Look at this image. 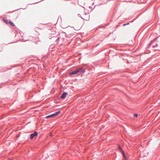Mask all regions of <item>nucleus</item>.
I'll list each match as a JSON object with an SVG mask.
<instances>
[{
    "mask_svg": "<svg viewBox=\"0 0 160 160\" xmlns=\"http://www.w3.org/2000/svg\"><path fill=\"white\" fill-rule=\"evenodd\" d=\"M85 71V69L83 68H79L78 69L69 72V76L71 77H73L76 74L82 75L84 74Z\"/></svg>",
    "mask_w": 160,
    "mask_h": 160,
    "instance_id": "obj_1",
    "label": "nucleus"
},
{
    "mask_svg": "<svg viewBox=\"0 0 160 160\" xmlns=\"http://www.w3.org/2000/svg\"><path fill=\"white\" fill-rule=\"evenodd\" d=\"M60 113V111H58L54 113H53V114H51L50 115L47 116L46 117V118H49L52 117H54L55 116H57V115H58V114H59Z\"/></svg>",
    "mask_w": 160,
    "mask_h": 160,
    "instance_id": "obj_2",
    "label": "nucleus"
},
{
    "mask_svg": "<svg viewBox=\"0 0 160 160\" xmlns=\"http://www.w3.org/2000/svg\"><path fill=\"white\" fill-rule=\"evenodd\" d=\"M38 135V132L36 131H35L33 133H32L30 135V138L31 139H32L34 137L37 136Z\"/></svg>",
    "mask_w": 160,
    "mask_h": 160,
    "instance_id": "obj_3",
    "label": "nucleus"
},
{
    "mask_svg": "<svg viewBox=\"0 0 160 160\" xmlns=\"http://www.w3.org/2000/svg\"><path fill=\"white\" fill-rule=\"evenodd\" d=\"M68 95V93L67 92H64L61 97V98L62 99H65L66 98V95Z\"/></svg>",
    "mask_w": 160,
    "mask_h": 160,
    "instance_id": "obj_4",
    "label": "nucleus"
},
{
    "mask_svg": "<svg viewBox=\"0 0 160 160\" xmlns=\"http://www.w3.org/2000/svg\"><path fill=\"white\" fill-rule=\"evenodd\" d=\"M157 38H155L153 41H152L149 44L148 47H150L153 43L154 41L156 40L157 39Z\"/></svg>",
    "mask_w": 160,
    "mask_h": 160,
    "instance_id": "obj_5",
    "label": "nucleus"
},
{
    "mask_svg": "<svg viewBox=\"0 0 160 160\" xmlns=\"http://www.w3.org/2000/svg\"><path fill=\"white\" fill-rule=\"evenodd\" d=\"M118 149L121 153L124 152L123 150L119 146H118Z\"/></svg>",
    "mask_w": 160,
    "mask_h": 160,
    "instance_id": "obj_6",
    "label": "nucleus"
},
{
    "mask_svg": "<svg viewBox=\"0 0 160 160\" xmlns=\"http://www.w3.org/2000/svg\"><path fill=\"white\" fill-rule=\"evenodd\" d=\"M9 23L12 26H14V24L13 22H12L11 21H10L9 22Z\"/></svg>",
    "mask_w": 160,
    "mask_h": 160,
    "instance_id": "obj_7",
    "label": "nucleus"
},
{
    "mask_svg": "<svg viewBox=\"0 0 160 160\" xmlns=\"http://www.w3.org/2000/svg\"><path fill=\"white\" fill-rule=\"evenodd\" d=\"M122 154L123 157L124 158H125V159H126V157L125 156V153L124 152H122Z\"/></svg>",
    "mask_w": 160,
    "mask_h": 160,
    "instance_id": "obj_8",
    "label": "nucleus"
},
{
    "mask_svg": "<svg viewBox=\"0 0 160 160\" xmlns=\"http://www.w3.org/2000/svg\"><path fill=\"white\" fill-rule=\"evenodd\" d=\"M53 35H54L53 34V35H52V34H51L49 36V38L50 39H51L52 38V37H55L54 36H53Z\"/></svg>",
    "mask_w": 160,
    "mask_h": 160,
    "instance_id": "obj_9",
    "label": "nucleus"
},
{
    "mask_svg": "<svg viewBox=\"0 0 160 160\" xmlns=\"http://www.w3.org/2000/svg\"><path fill=\"white\" fill-rule=\"evenodd\" d=\"M158 46V44L156 43L155 45H153L152 46V47L153 48H154L156 47H157Z\"/></svg>",
    "mask_w": 160,
    "mask_h": 160,
    "instance_id": "obj_10",
    "label": "nucleus"
},
{
    "mask_svg": "<svg viewBox=\"0 0 160 160\" xmlns=\"http://www.w3.org/2000/svg\"><path fill=\"white\" fill-rule=\"evenodd\" d=\"M3 20H4V22H5L6 23H8V20L5 19H3Z\"/></svg>",
    "mask_w": 160,
    "mask_h": 160,
    "instance_id": "obj_11",
    "label": "nucleus"
},
{
    "mask_svg": "<svg viewBox=\"0 0 160 160\" xmlns=\"http://www.w3.org/2000/svg\"><path fill=\"white\" fill-rule=\"evenodd\" d=\"M134 116L135 117H137L138 116V114H137L135 113L134 114Z\"/></svg>",
    "mask_w": 160,
    "mask_h": 160,
    "instance_id": "obj_12",
    "label": "nucleus"
},
{
    "mask_svg": "<svg viewBox=\"0 0 160 160\" xmlns=\"http://www.w3.org/2000/svg\"><path fill=\"white\" fill-rule=\"evenodd\" d=\"M129 24V23H126V24H123V26H125L126 25H128Z\"/></svg>",
    "mask_w": 160,
    "mask_h": 160,
    "instance_id": "obj_13",
    "label": "nucleus"
},
{
    "mask_svg": "<svg viewBox=\"0 0 160 160\" xmlns=\"http://www.w3.org/2000/svg\"><path fill=\"white\" fill-rule=\"evenodd\" d=\"M80 14H78V16H80Z\"/></svg>",
    "mask_w": 160,
    "mask_h": 160,
    "instance_id": "obj_14",
    "label": "nucleus"
},
{
    "mask_svg": "<svg viewBox=\"0 0 160 160\" xmlns=\"http://www.w3.org/2000/svg\"><path fill=\"white\" fill-rule=\"evenodd\" d=\"M59 39V38H58V39L56 40V41L58 40Z\"/></svg>",
    "mask_w": 160,
    "mask_h": 160,
    "instance_id": "obj_15",
    "label": "nucleus"
},
{
    "mask_svg": "<svg viewBox=\"0 0 160 160\" xmlns=\"http://www.w3.org/2000/svg\"><path fill=\"white\" fill-rule=\"evenodd\" d=\"M89 8H90L91 7V6H89Z\"/></svg>",
    "mask_w": 160,
    "mask_h": 160,
    "instance_id": "obj_16",
    "label": "nucleus"
}]
</instances>
